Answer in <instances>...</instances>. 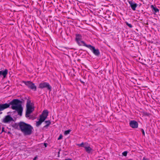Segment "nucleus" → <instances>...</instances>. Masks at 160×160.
I'll return each instance as SVG.
<instances>
[{"mask_svg":"<svg viewBox=\"0 0 160 160\" xmlns=\"http://www.w3.org/2000/svg\"><path fill=\"white\" fill-rule=\"evenodd\" d=\"M44 146H45V147H47V143H44Z\"/></svg>","mask_w":160,"mask_h":160,"instance_id":"nucleus-25","label":"nucleus"},{"mask_svg":"<svg viewBox=\"0 0 160 160\" xmlns=\"http://www.w3.org/2000/svg\"><path fill=\"white\" fill-rule=\"evenodd\" d=\"M126 24L130 28H132V25L131 24L129 23L128 22H126Z\"/></svg>","mask_w":160,"mask_h":160,"instance_id":"nucleus-20","label":"nucleus"},{"mask_svg":"<svg viewBox=\"0 0 160 160\" xmlns=\"http://www.w3.org/2000/svg\"><path fill=\"white\" fill-rule=\"evenodd\" d=\"M71 131V130H66L64 132V134L65 135H67L69 134Z\"/></svg>","mask_w":160,"mask_h":160,"instance_id":"nucleus-18","label":"nucleus"},{"mask_svg":"<svg viewBox=\"0 0 160 160\" xmlns=\"http://www.w3.org/2000/svg\"><path fill=\"white\" fill-rule=\"evenodd\" d=\"M48 111L47 110H44L40 116V118L45 121L48 115Z\"/></svg>","mask_w":160,"mask_h":160,"instance_id":"nucleus-7","label":"nucleus"},{"mask_svg":"<svg viewBox=\"0 0 160 160\" xmlns=\"http://www.w3.org/2000/svg\"><path fill=\"white\" fill-rule=\"evenodd\" d=\"M13 121V119L10 115H8L3 119L2 122L4 123H8L11 121Z\"/></svg>","mask_w":160,"mask_h":160,"instance_id":"nucleus-9","label":"nucleus"},{"mask_svg":"<svg viewBox=\"0 0 160 160\" xmlns=\"http://www.w3.org/2000/svg\"><path fill=\"white\" fill-rule=\"evenodd\" d=\"M151 8L152 9L153 12L154 13L158 12L159 10L156 7H154L153 5H152L151 6Z\"/></svg>","mask_w":160,"mask_h":160,"instance_id":"nucleus-15","label":"nucleus"},{"mask_svg":"<svg viewBox=\"0 0 160 160\" xmlns=\"http://www.w3.org/2000/svg\"><path fill=\"white\" fill-rule=\"evenodd\" d=\"M141 131L142 132V133L143 134V135H144V136H145V132H144V130L143 129H141Z\"/></svg>","mask_w":160,"mask_h":160,"instance_id":"nucleus-23","label":"nucleus"},{"mask_svg":"<svg viewBox=\"0 0 160 160\" xmlns=\"http://www.w3.org/2000/svg\"><path fill=\"white\" fill-rule=\"evenodd\" d=\"M62 134H60L59 137L58 138V140H60V139H62Z\"/></svg>","mask_w":160,"mask_h":160,"instance_id":"nucleus-22","label":"nucleus"},{"mask_svg":"<svg viewBox=\"0 0 160 160\" xmlns=\"http://www.w3.org/2000/svg\"><path fill=\"white\" fill-rule=\"evenodd\" d=\"M37 158V157H34L33 159V160H36Z\"/></svg>","mask_w":160,"mask_h":160,"instance_id":"nucleus-26","label":"nucleus"},{"mask_svg":"<svg viewBox=\"0 0 160 160\" xmlns=\"http://www.w3.org/2000/svg\"><path fill=\"white\" fill-rule=\"evenodd\" d=\"M130 126L133 128H136L138 126V123L135 120L131 121L129 122Z\"/></svg>","mask_w":160,"mask_h":160,"instance_id":"nucleus-8","label":"nucleus"},{"mask_svg":"<svg viewBox=\"0 0 160 160\" xmlns=\"http://www.w3.org/2000/svg\"><path fill=\"white\" fill-rule=\"evenodd\" d=\"M77 42L78 45L80 46H83L87 48H88V45L84 41H82L80 40Z\"/></svg>","mask_w":160,"mask_h":160,"instance_id":"nucleus-13","label":"nucleus"},{"mask_svg":"<svg viewBox=\"0 0 160 160\" xmlns=\"http://www.w3.org/2000/svg\"><path fill=\"white\" fill-rule=\"evenodd\" d=\"M122 154L124 156H126L127 154V151H124L122 153Z\"/></svg>","mask_w":160,"mask_h":160,"instance_id":"nucleus-21","label":"nucleus"},{"mask_svg":"<svg viewBox=\"0 0 160 160\" xmlns=\"http://www.w3.org/2000/svg\"><path fill=\"white\" fill-rule=\"evenodd\" d=\"M58 155L60 154V151L58 152Z\"/></svg>","mask_w":160,"mask_h":160,"instance_id":"nucleus-28","label":"nucleus"},{"mask_svg":"<svg viewBox=\"0 0 160 160\" xmlns=\"http://www.w3.org/2000/svg\"><path fill=\"white\" fill-rule=\"evenodd\" d=\"M87 48L89 49L96 56H98L100 55V52L99 49L98 48L95 49L94 47L92 46L90 44H88V46Z\"/></svg>","mask_w":160,"mask_h":160,"instance_id":"nucleus-6","label":"nucleus"},{"mask_svg":"<svg viewBox=\"0 0 160 160\" xmlns=\"http://www.w3.org/2000/svg\"><path fill=\"white\" fill-rule=\"evenodd\" d=\"M142 160H149L147 158H146L145 157H143L142 159Z\"/></svg>","mask_w":160,"mask_h":160,"instance_id":"nucleus-24","label":"nucleus"},{"mask_svg":"<svg viewBox=\"0 0 160 160\" xmlns=\"http://www.w3.org/2000/svg\"><path fill=\"white\" fill-rule=\"evenodd\" d=\"M8 70L7 69H5L3 71H0V77L2 76L3 78H6L8 74Z\"/></svg>","mask_w":160,"mask_h":160,"instance_id":"nucleus-12","label":"nucleus"},{"mask_svg":"<svg viewBox=\"0 0 160 160\" xmlns=\"http://www.w3.org/2000/svg\"><path fill=\"white\" fill-rule=\"evenodd\" d=\"M76 40L77 42L81 40L82 39V36L80 34H76Z\"/></svg>","mask_w":160,"mask_h":160,"instance_id":"nucleus-16","label":"nucleus"},{"mask_svg":"<svg viewBox=\"0 0 160 160\" xmlns=\"http://www.w3.org/2000/svg\"><path fill=\"white\" fill-rule=\"evenodd\" d=\"M38 88L41 89L46 88L50 91L52 90V87L48 82H42L40 83L39 85Z\"/></svg>","mask_w":160,"mask_h":160,"instance_id":"nucleus-5","label":"nucleus"},{"mask_svg":"<svg viewBox=\"0 0 160 160\" xmlns=\"http://www.w3.org/2000/svg\"><path fill=\"white\" fill-rule=\"evenodd\" d=\"M84 144L83 142H82L81 144H78V145L79 147H82L84 148Z\"/></svg>","mask_w":160,"mask_h":160,"instance_id":"nucleus-19","label":"nucleus"},{"mask_svg":"<svg viewBox=\"0 0 160 160\" xmlns=\"http://www.w3.org/2000/svg\"><path fill=\"white\" fill-rule=\"evenodd\" d=\"M145 115H146L147 116H148V113H146L145 114Z\"/></svg>","mask_w":160,"mask_h":160,"instance_id":"nucleus-27","label":"nucleus"},{"mask_svg":"<svg viewBox=\"0 0 160 160\" xmlns=\"http://www.w3.org/2000/svg\"><path fill=\"white\" fill-rule=\"evenodd\" d=\"M26 111L25 114V117L27 118H29V115L34 110V107H32V103L29 100H28L27 101L26 105Z\"/></svg>","mask_w":160,"mask_h":160,"instance_id":"nucleus-3","label":"nucleus"},{"mask_svg":"<svg viewBox=\"0 0 160 160\" xmlns=\"http://www.w3.org/2000/svg\"><path fill=\"white\" fill-rule=\"evenodd\" d=\"M18 125L21 131L25 135H30L32 133L33 128L30 124L20 122Z\"/></svg>","mask_w":160,"mask_h":160,"instance_id":"nucleus-2","label":"nucleus"},{"mask_svg":"<svg viewBox=\"0 0 160 160\" xmlns=\"http://www.w3.org/2000/svg\"><path fill=\"white\" fill-rule=\"evenodd\" d=\"M44 121V120H43L42 119H41L40 118L39 121H37V122H36V126L37 127H38Z\"/></svg>","mask_w":160,"mask_h":160,"instance_id":"nucleus-14","label":"nucleus"},{"mask_svg":"<svg viewBox=\"0 0 160 160\" xmlns=\"http://www.w3.org/2000/svg\"><path fill=\"white\" fill-rule=\"evenodd\" d=\"M129 4L133 11L136 10V7L138 6V4L136 3H135L134 2L132 1H130L128 2Z\"/></svg>","mask_w":160,"mask_h":160,"instance_id":"nucleus-11","label":"nucleus"},{"mask_svg":"<svg viewBox=\"0 0 160 160\" xmlns=\"http://www.w3.org/2000/svg\"><path fill=\"white\" fill-rule=\"evenodd\" d=\"M21 103L22 101L19 100L14 99L8 103L0 104V111L9 108L10 105H11V108L13 110H15L17 112L18 115L21 116L23 111Z\"/></svg>","mask_w":160,"mask_h":160,"instance_id":"nucleus-1","label":"nucleus"},{"mask_svg":"<svg viewBox=\"0 0 160 160\" xmlns=\"http://www.w3.org/2000/svg\"><path fill=\"white\" fill-rule=\"evenodd\" d=\"M22 82L28 88L33 91L37 90V86L31 81H23Z\"/></svg>","mask_w":160,"mask_h":160,"instance_id":"nucleus-4","label":"nucleus"},{"mask_svg":"<svg viewBox=\"0 0 160 160\" xmlns=\"http://www.w3.org/2000/svg\"><path fill=\"white\" fill-rule=\"evenodd\" d=\"M84 148H85L86 151L88 153H90L92 151V149L90 147V145L88 143H85Z\"/></svg>","mask_w":160,"mask_h":160,"instance_id":"nucleus-10","label":"nucleus"},{"mask_svg":"<svg viewBox=\"0 0 160 160\" xmlns=\"http://www.w3.org/2000/svg\"><path fill=\"white\" fill-rule=\"evenodd\" d=\"M46 125L44 126V128H47L51 124V122L50 120H47L45 121Z\"/></svg>","mask_w":160,"mask_h":160,"instance_id":"nucleus-17","label":"nucleus"}]
</instances>
